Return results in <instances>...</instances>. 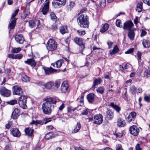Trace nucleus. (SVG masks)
Listing matches in <instances>:
<instances>
[{"label": "nucleus", "mask_w": 150, "mask_h": 150, "mask_svg": "<svg viewBox=\"0 0 150 150\" xmlns=\"http://www.w3.org/2000/svg\"><path fill=\"white\" fill-rule=\"evenodd\" d=\"M134 51V48H132L129 49L127 51L125 52V54H130L132 53Z\"/></svg>", "instance_id": "nucleus-54"}, {"label": "nucleus", "mask_w": 150, "mask_h": 150, "mask_svg": "<svg viewBox=\"0 0 150 150\" xmlns=\"http://www.w3.org/2000/svg\"><path fill=\"white\" fill-rule=\"evenodd\" d=\"M137 11L139 12H141L143 8V3L142 2L139 3L137 4Z\"/></svg>", "instance_id": "nucleus-34"}, {"label": "nucleus", "mask_w": 150, "mask_h": 150, "mask_svg": "<svg viewBox=\"0 0 150 150\" xmlns=\"http://www.w3.org/2000/svg\"><path fill=\"white\" fill-rule=\"evenodd\" d=\"M129 115L133 119H134L136 116V113L135 112H132L130 113Z\"/></svg>", "instance_id": "nucleus-50"}, {"label": "nucleus", "mask_w": 150, "mask_h": 150, "mask_svg": "<svg viewBox=\"0 0 150 150\" xmlns=\"http://www.w3.org/2000/svg\"><path fill=\"white\" fill-rule=\"evenodd\" d=\"M21 76L22 80L23 81L27 82L30 81V79L28 76L24 74H23Z\"/></svg>", "instance_id": "nucleus-36"}, {"label": "nucleus", "mask_w": 150, "mask_h": 150, "mask_svg": "<svg viewBox=\"0 0 150 150\" xmlns=\"http://www.w3.org/2000/svg\"><path fill=\"white\" fill-rule=\"evenodd\" d=\"M45 72L46 74L49 75L56 71V70L50 67L49 68H44Z\"/></svg>", "instance_id": "nucleus-21"}, {"label": "nucleus", "mask_w": 150, "mask_h": 150, "mask_svg": "<svg viewBox=\"0 0 150 150\" xmlns=\"http://www.w3.org/2000/svg\"><path fill=\"white\" fill-rule=\"evenodd\" d=\"M117 125L119 127H124L126 125L125 122L124 120L119 118L118 119L117 122Z\"/></svg>", "instance_id": "nucleus-18"}, {"label": "nucleus", "mask_w": 150, "mask_h": 150, "mask_svg": "<svg viewBox=\"0 0 150 150\" xmlns=\"http://www.w3.org/2000/svg\"><path fill=\"white\" fill-rule=\"evenodd\" d=\"M142 44L144 47L148 48L150 47V41L146 39H144L142 41Z\"/></svg>", "instance_id": "nucleus-29"}, {"label": "nucleus", "mask_w": 150, "mask_h": 150, "mask_svg": "<svg viewBox=\"0 0 150 150\" xmlns=\"http://www.w3.org/2000/svg\"><path fill=\"white\" fill-rule=\"evenodd\" d=\"M28 97L26 96H22L18 100V103L20 106L23 109H26L27 107L26 105L27 99Z\"/></svg>", "instance_id": "nucleus-5"}, {"label": "nucleus", "mask_w": 150, "mask_h": 150, "mask_svg": "<svg viewBox=\"0 0 150 150\" xmlns=\"http://www.w3.org/2000/svg\"><path fill=\"white\" fill-rule=\"evenodd\" d=\"M94 121L93 123L95 124L100 125L103 122V116L99 114L95 115L94 117Z\"/></svg>", "instance_id": "nucleus-10"}, {"label": "nucleus", "mask_w": 150, "mask_h": 150, "mask_svg": "<svg viewBox=\"0 0 150 150\" xmlns=\"http://www.w3.org/2000/svg\"><path fill=\"white\" fill-rule=\"evenodd\" d=\"M88 113V110L86 109H85L83 110V112H81V114L82 115H87Z\"/></svg>", "instance_id": "nucleus-57"}, {"label": "nucleus", "mask_w": 150, "mask_h": 150, "mask_svg": "<svg viewBox=\"0 0 150 150\" xmlns=\"http://www.w3.org/2000/svg\"><path fill=\"white\" fill-rule=\"evenodd\" d=\"M15 56L16 54L14 55L12 54H8V57L12 59H15Z\"/></svg>", "instance_id": "nucleus-56"}, {"label": "nucleus", "mask_w": 150, "mask_h": 150, "mask_svg": "<svg viewBox=\"0 0 150 150\" xmlns=\"http://www.w3.org/2000/svg\"><path fill=\"white\" fill-rule=\"evenodd\" d=\"M24 62L25 64L30 65L32 67H34L36 64L35 60L33 58L28 59L27 60L25 61Z\"/></svg>", "instance_id": "nucleus-14"}, {"label": "nucleus", "mask_w": 150, "mask_h": 150, "mask_svg": "<svg viewBox=\"0 0 150 150\" xmlns=\"http://www.w3.org/2000/svg\"><path fill=\"white\" fill-rule=\"evenodd\" d=\"M79 25L81 27L87 28L88 27V17L86 15L81 14L77 18Z\"/></svg>", "instance_id": "nucleus-2"}, {"label": "nucleus", "mask_w": 150, "mask_h": 150, "mask_svg": "<svg viewBox=\"0 0 150 150\" xmlns=\"http://www.w3.org/2000/svg\"><path fill=\"white\" fill-rule=\"evenodd\" d=\"M146 32L145 30H142L140 36L142 37H143L146 35Z\"/></svg>", "instance_id": "nucleus-59"}, {"label": "nucleus", "mask_w": 150, "mask_h": 150, "mask_svg": "<svg viewBox=\"0 0 150 150\" xmlns=\"http://www.w3.org/2000/svg\"><path fill=\"white\" fill-rule=\"evenodd\" d=\"M55 136V134L52 132H50L47 133L45 135V137L46 139H49L53 138Z\"/></svg>", "instance_id": "nucleus-30"}, {"label": "nucleus", "mask_w": 150, "mask_h": 150, "mask_svg": "<svg viewBox=\"0 0 150 150\" xmlns=\"http://www.w3.org/2000/svg\"><path fill=\"white\" fill-rule=\"evenodd\" d=\"M114 135H115L116 137L120 138L122 137L123 135V133L122 131L119 132H116L115 133H114Z\"/></svg>", "instance_id": "nucleus-42"}, {"label": "nucleus", "mask_w": 150, "mask_h": 150, "mask_svg": "<svg viewBox=\"0 0 150 150\" xmlns=\"http://www.w3.org/2000/svg\"><path fill=\"white\" fill-rule=\"evenodd\" d=\"M116 150H123L122 146L120 144H118L117 146Z\"/></svg>", "instance_id": "nucleus-62"}, {"label": "nucleus", "mask_w": 150, "mask_h": 150, "mask_svg": "<svg viewBox=\"0 0 150 150\" xmlns=\"http://www.w3.org/2000/svg\"><path fill=\"white\" fill-rule=\"evenodd\" d=\"M63 60L62 59L59 60L57 61L55 64L52 63L51 65L53 66L54 67L57 68H59L63 63Z\"/></svg>", "instance_id": "nucleus-20"}, {"label": "nucleus", "mask_w": 150, "mask_h": 150, "mask_svg": "<svg viewBox=\"0 0 150 150\" xmlns=\"http://www.w3.org/2000/svg\"><path fill=\"white\" fill-rule=\"evenodd\" d=\"M50 16L51 19L53 20H54L55 21H56L57 20V18L54 13L52 12H50Z\"/></svg>", "instance_id": "nucleus-41"}, {"label": "nucleus", "mask_w": 150, "mask_h": 150, "mask_svg": "<svg viewBox=\"0 0 150 150\" xmlns=\"http://www.w3.org/2000/svg\"><path fill=\"white\" fill-rule=\"evenodd\" d=\"M20 111L17 108H16L12 112L11 118L13 119H16L19 115Z\"/></svg>", "instance_id": "nucleus-16"}, {"label": "nucleus", "mask_w": 150, "mask_h": 150, "mask_svg": "<svg viewBox=\"0 0 150 150\" xmlns=\"http://www.w3.org/2000/svg\"><path fill=\"white\" fill-rule=\"evenodd\" d=\"M128 36L131 40H133L134 38V33L133 31L130 30L129 32Z\"/></svg>", "instance_id": "nucleus-35"}, {"label": "nucleus", "mask_w": 150, "mask_h": 150, "mask_svg": "<svg viewBox=\"0 0 150 150\" xmlns=\"http://www.w3.org/2000/svg\"><path fill=\"white\" fill-rule=\"evenodd\" d=\"M119 51V48H118L117 45H116L114 47L113 50L110 52V54L111 55L114 54L118 52Z\"/></svg>", "instance_id": "nucleus-31"}, {"label": "nucleus", "mask_w": 150, "mask_h": 150, "mask_svg": "<svg viewBox=\"0 0 150 150\" xmlns=\"http://www.w3.org/2000/svg\"><path fill=\"white\" fill-rule=\"evenodd\" d=\"M19 11V9H17L14 11V13L11 15L8 25L9 29H12L14 28L17 20V18L15 17L18 13Z\"/></svg>", "instance_id": "nucleus-3"}, {"label": "nucleus", "mask_w": 150, "mask_h": 150, "mask_svg": "<svg viewBox=\"0 0 150 150\" xmlns=\"http://www.w3.org/2000/svg\"><path fill=\"white\" fill-rule=\"evenodd\" d=\"M100 4L101 6H106V0H100Z\"/></svg>", "instance_id": "nucleus-52"}, {"label": "nucleus", "mask_w": 150, "mask_h": 150, "mask_svg": "<svg viewBox=\"0 0 150 150\" xmlns=\"http://www.w3.org/2000/svg\"><path fill=\"white\" fill-rule=\"evenodd\" d=\"M105 91V88L103 87H100L96 89V91L100 94L103 93Z\"/></svg>", "instance_id": "nucleus-38"}, {"label": "nucleus", "mask_w": 150, "mask_h": 150, "mask_svg": "<svg viewBox=\"0 0 150 150\" xmlns=\"http://www.w3.org/2000/svg\"><path fill=\"white\" fill-rule=\"evenodd\" d=\"M16 40L19 44H23L24 41V38L22 35H16L15 37Z\"/></svg>", "instance_id": "nucleus-15"}, {"label": "nucleus", "mask_w": 150, "mask_h": 150, "mask_svg": "<svg viewBox=\"0 0 150 150\" xmlns=\"http://www.w3.org/2000/svg\"><path fill=\"white\" fill-rule=\"evenodd\" d=\"M57 1L52 2L53 5L55 8L60 7L65 4L66 0H56Z\"/></svg>", "instance_id": "nucleus-11"}, {"label": "nucleus", "mask_w": 150, "mask_h": 150, "mask_svg": "<svg viewBox=\"0 0 150 150\" xmlns=\"http://www.w3.org/2000/svg\"><path fill=\"white\" fill-rule=\"evenodd\" d=\"M60 82L59 81H56L55 82V84L54 85V86L56 87L57 88L59 87L60 84Z\"/></svg>", "instance_id": "nucleus-58"}, {"label": "nucleus", "mask_w": 150, "mask_h": 150, "mask_svg": "<svg viewBox=\"0 0 150 150\" xmlns=\"http://www.w3.org/2000/svg\"><path fill=\"white\" fill-rule=\"evenodd\" d=\"M77 33L80 36H82L84 35L85 33V31L84 30H78L77 31Z\"/></svg>", "instance_id": "nucleus-44"}, {"label": "nucleus", "mask_w": 150, "mask_h": 150, "mask_svg": "<svg viewBox=\"0 0 150 150\" xmlns=\"http://www.w3.org/2000/svg\"><path fill=\"white\" fill-rule=\"evenodd\" d=\"M32 124H35L36 125H37L38 124H40L41 125H42L43 124V123L42 122V121L41 120H37L36 121H33L32 123Z\"/></svg>", "instance_id": "nucleus-48"}, {"label": "nucleus", "mask_w": 150, "mask_h": 150, "mask_svg": "<svg viewBox=\"0 0 150 150\" xmlns=\"http://www.w3.org/2000/svg\"><path fill=\"white\" fill-rule=\"evenodd\" d=\"M6 102L8 104L13 105L17 103V101L16 100L14 99L7 101Z\"/></svg>", "instance_id": "nucleus-43"}, {"label": "nucleus", "mask_w": 150, "mask_h": 150, "mask_svg": "<svg viewBox=\"0 0 150 150\" xmlns=\"http://www.w3.org/2000/svg\"><path fill=\"white\" fill-rule=\"evenodd\" d=\"M54 86V83L50 81L47 82L44 85L45 88L47 89H51Z\"/></svg>", "instance_id": "nucleus-27"}, {"label": "nucleus", "mask_w": 150, "mask_h": 150, "mask_svg": "<svg viewBox=\"0 0 150 150\" xmlns=\"http://www.w3.org/2000/svg\"><path fill=\"white\" fill-rule=\"evenodd\" d=\"M81 125L80 122H78L77 124L75 126L74 128L72 133H75L78 132L81 128Z\"/></svg>", "instance_id": "nucleus-24"}, {"label": "nucleus", "mask_w": 150, "mask_h": 150, "mask_svg": "<svg viewBox=\"0 0 150 150\" xmlns=\"http://www.w3.org/2000/svg\"><path fill=\"white\" fill-rule=\"evenodd\" d=\"M49 9V2H47L44 5L42 11L43 14L45 15L48 12Z\"/></svg>", "instance_id": "nucleus-19"}, {"label": "nucleus", "mask_w": 150, "mask_h": 150, "mask_svg": "<svg viewBox=\"0 0 150 150\" xmlns=\"http://www.w3.org/2000/svg\"><path fill=\"white\" fill-rule=\"evenodd\" d=\"M13 123L11 122H9L8 123L5 125L6 129H9L12 125Z\"/></svg>", "instance_id": "nucleus-46"}, {"label": "nucleus", "mask_w": 150, "mask_h": 150, "mask_svg": "<svg viewBox=\"0 0 150 150\" xmlns=\"http://www.w3.org/2000/svg\"><path fill=\"white\" fill-rule=\"evenodd\" d=\"M15 59H21L23 57V55L21 54H16L15 56Z\"/></svg>", "instance_id": "nucleus-53"}, {"label": "nucleus", "mask_w": 150, "mask_h": 150, "mask_svg": "<svg viewBox=\"0 0 150 150\" xmlns=\"http://www.w3.org/2000/svg\"><path fill=\"white\" fill-rule=\"evenodd\" d=\"M11 134L14 137H19L21 135V133L17 128H12L11 131Z\"/></svg>", "instance_id": "nucleus-13"}, {"label": "nucleus", "mask_w": 150, "mask_h": 150, "mask_svg": "<svg viewBox=\"0 0 150 150\" xmlns=\"http://www.w3.org/2000/svg\"><path fill=\"white\" fill-rule=\"evenodd\" d=\"M21 50L20 48H13L11 50V52L14 53H16L19 52Z\"/></svg>", "instance_id": "nucleus-39"}, {"label": "nucleus", "mask_w": 150, "mask_h": 150, "mask_svg": "<svg viewBox=\"0 0 150 150\" xmlns=\"http://www.w3.org/2000/svg\"><path fill=\"white\" fill-rule=\"evenodd\" d=\"M29 25L31 28H33L35 26V21L31 20L29 22Z\"/></svg>", "instance_id": "nucleus-45"}, {"label": "nucleus", "mask_w": 150, "mask_h": 150, "mask_svg": "<svg viewBox=\"0 0 150 150\" xmlns=\"http://www.w3.org/2000/svg\"><path fill=\"white\" fill-rule=\"evenodd\" d=\"M95 95L93 93H90L87 96V99L89 103H92L94 101Z\"/></svg>", "instance_id": "nucleus-26"}, {"label": "nucleus", "mask_w": 150, "mask_h": 150, "mask_svg": "<svg viewBox=\"0 0 150 150\" xmlns=\"http://www.w3.org/2000/svg\"><path fill=\"white\" fill-rule=\"evenodd\" d=\"M114 117L113 112L112 111L109 110L106 112V118L108 120H112Z\"/></svg>", "instance_id": "nucleus-23"}, {"label": "nucleus", "mask_w": 150, "mask_h": 150, "mask_svg": "<svg viewBox=\"0 0 150 150\" xmlns=\"http://www.w3.org/2000/svg\"><path fill=\"white\" fill-rule=\"evenodd\" d=\"M108 24L107 23L103 25L102 29L100 30V32L102 33H103L108 30Z\"/></svg>", "instance_id": "nucleus-32"}, {"label": "nucleus", "mask_w": 150, "mask_h": 150, "mask_svg": "<svg viewBox=\"0 0 150 150\" xmlns=\"http://www.w3.org/2000/svg\"><path fill=\"white\" fill-rule=\"evenodd\" d=\"M136 150H142V148L140 147V144H137L135 146Z\"/></svg>", "instance_id": "nucleus-60"}, {"label": "nucleus", "mask_w": 150, "mask_h": 150, "mask_svg": "<svg viewBox=\"0 0 150 150\" xmlns=\"http://www.w3.org/2000/svg\"><path fill=\"white\" fill-rule=\"evenodd\" d=\"M47 47L48 50L54 51L57 48V43L54 39H50L47 43Z\"/></svg>", "instance_id": "nucleus-4"}, {"label": "nucleus", "mask_w": 150, "mask_h": 150, "mask_svg": "<svg viewBox=\"0 0 150 150\" xmlns=\"http://www.w3.org/2000/svg\"><path fill=\"white\" fill-rule=\"evenodd\" d=\"M64 103H62L59 108V111H61L64 108Z\"/></svg>", "instance_id": "nucleus-63"}, {"label": "nucleus", "mask_w": 150, "mask_h": 150, "mask_svg": "<svg viewBox=\"0 0 150 150\" xmlns=\"http://www.w3.org/2000/svg\"><path fill=\"white\" fill-rule=\"evenodd\" d=\"M56 103V100L54 98H47L46 102L42 104V106L44 113L45 114H50L52 112V108L54 107L53 104Z\"/></svg>", "instance_id": "nucleus-1"}, {"label": "nucleus", "mask_w": 150, "mask_h": 150, "mask_svg": "<svg viewBox=\"0 0 150 150\" xmlns=\"http://www.w3.org/2000/svg\"><path fill=\"white\" fill-rule=\"evenodd\" d=\"M30 13L29 10L25 9L23 13V17L24 18L26 17Z\"/></svg>", "instance_id": "nucleus-37"}, {"label": "nucleus", "mask_w": 150, "mask_h": 150, "mask_svg": "<svg viewBox=\"0 0 150 150\" xmlns=\"http://www.w3.org/2000/svg\"><path fill=\"white\" fill-rule=\"evenodd\" d=\"M129 131L134 136H137L139 133V130L135 125H133L129 128Z\"/></svg>", "instance_id": "nucleus-8"}, {"label": "nucleus", "mask_w": 150, "mask_h": 150, "mask_svg": "<svg viewBox=\"0 0 150 150\" xmlns=\"http://www.w3.org/2000/svg\"><path fill=\"white\" fill-rule=\"evenodd\" d=\"M121 24V21L120 20H117L116 22V26L119 27H121L122 25Z\"/></svg>", "instance_id": "nucleus-49"}, {"label": "nucleus", "mask_w": 150, "mask_h": 150, "mask_svg": "<svg viewBox=\"0 0 150 150\" xmlns=\"http://www.w3.org/2000/svg\"><path fill=\"white\" fill-rule=\"evenodd\" d=\"M101 81L102 80L100 78L95 79L94 80L93 87H95L96 86L100 84Z\"/></svg>", "instance_id": "nucleus-33"}, {"label": "nucleus", "mask_w": 150, "mask_h": 150, "mask_svg": "<svg viewBox=\"0 0 150 150\" xmlns=\"http://www.w3.org/2000/svg\"><path fill=\"white\" fill-rule=\"evenodd\" d=\"M110 106L118 112H119L121 110V108L120 107L117 105L113 103H110Z\"/></svg>", "instance_id": "nucleus-25"}, {"label": "nucleus", "mask_w": 150, "mask_h": 150, "mask_svg": "<svg viewBox=\"0 0 150 150\" xmlns=\"http://www.w3.org/2000/svg\"><path fill=\"white\" fill-rule=\"evenodd\" d=\"M59 31L62 34L67 33L68 32L67 27L66 26H62L59 28Z\"/></svg>", "instance_id": "nucleus-28"}, {"label": "nucleus", "mask_w": 150, "mask_h": 150, "mask_svg": "<svg viewBox=\"0 0 150 150\" xmlns=\"http://www.w3.org/2000/svg\"><path fill=\"white\" fill-rule=\"evenodd\" d=\"M60 112H59L56 115L55 117H56V118H59L63 117L62 114H61Z\"/></svg>", "instance_id": "nucleus-51"}, {"label": "nucleus", "mask_w": 150, "mask_h": 150, "mask_svg": "<svg viewBox=\"0 0 150 150\" xmlns=\"http://www.w3.org/2000/svg\"><path fill=\"white\" fill-rule=\"evenodd\" d=\"M51 119L50 118H46L44 119V124H46L47 123L51 121Z\"/></svg>", "instance_id": "nucleus-64"}, {"label": "nucleus", "mask_w": 150, "mask_h": 150, "mask_svg": "<svg viewBox=\"0 0 150 150\" xmlns=\"http://www.w3.org/2000/svg\"><path fill=\"white\" fill-rule=\"evenodd\" d=\"M0 93L1 95L6 97L10 96L11 94V91L6 89L5 87H2L0 90Z\"/></svg>", "instance_id": "nucleus-6"}, {"label": "nucleus", "mask_w": 150, "mask_h": 150, "mask_svg": "<svg viewBox=\"0 0 150 150\" xmlns=\"http://www.w3.org/2000/svg\"><path fill=\"white\" fill-rule=\"evenodd\" d=\"M137 54L138 58V61L139 62H140L141 60V56L142 54V53L139 51H138L137 53Z\"/></svg>", "instance_id": "nucleus-47"}, {"label": "nucleus", "mask_w": 150, "mask_h": 150, "mask_svg": "<svg viewBox=\"0 0 150 150\" xmlns=\"http://www.w3.org/2000/svg\"><path fill=\"white\" fill-rule=\"evenodd\" d=\"M75 43L81 47L82 48H84V45L83 43V41L82 38L76 37L74 39Z\"/></svg>", "instance_id": "nucleus-12"}, {"label": "nucleus", "mask_w": 150, "mask_h": 150, "mask_svg": "<svg viewBox=\"0 0 150 150\" xmlns=\"http://www.w3.org/2000/svg\"><path fill=\"white\" fill-rule=\"evenodd\" d=\"M133 119L132 118L130 115H129L127 119V120L128 122H130L133 120Z\"/></svg>", "instance_id": "nucleus-61"}, {"label": "nucleus", "mask_w": 150, "mask_h": 150, "mask_svg": "<svg viewBox=\"0 0 150 150\" xmlns=\"http://www.w3.org/2000/svg\"><path fill=\"white\" fill-rule=\"evenodd\" d=\"M68 88V85L66 81L64 82L61 86V90L62 92L63 93H66L67 90Z\"/></svg>", "instance_id": "nucleus-17"}, {"label": "nucleus", "mask_w": 150, "mask_h": 150, "mask_svg": "<svg viewBox=\"0 0 150 150\" xmlns=\"http://www.w3.org/2000/svg\"><path fill=\"white\" fill-rule=\"evenodd\" d=\"M25 132L26 135L31 137L33 135L34 130L31 128H27L25 129Z\"/></svg>", "instance_id": "nucleus-22"}, {"label": "nucleus", "mask_w": 150, "mask_h": 150, "mask_svg": "<svg viewBox=\"0 0 150 150\" xmlns=\"http://www.w3.org/2000/svg\"><path fill=\"white\" fill-rule=\"evenodd\" d=\"M13 94L18 96H21L23 94V91L21 87L15 86L13 87Z\"/></svg>", "instance_id": "nucleus-7"}, {"label": "nucleus", "mask_w": 150, "mask_h": 150, "mask_svg": "<svg viewBox=\"0 0 150 150\" xmlns=\"http://www.w3.org/2000/svg\"><path fill=\"white\" fill-rule=\"evenodd\" d=\"M136 91V88L134 86H132L129 90V92L130 93L134 94L135 93Z\"/></svg>", "instance_id": "nucleus-40"}, {"label": "nucleus", "mask_w": 150, "mask_h": 150, "mask_svg": "<svg viewBox=\"0 0 150 150\" xmlns=\"http://www.w3.org/2000/svg\"><path fill=\"white\" fill-rule=\"evenodd\" d=\"M133 25L134 24L132 21H127L124 23L123 28L127 30H130Z\"/></svg>", "instance_id": "nucleus-9"}, {"label": "nucleus", "mask_w": 150, "mask_h": 150, "mask_svg": "<svg viewBox=\"0 0 150 150\" xmlns=\"http://www.w3.org/2000/svg\"><path fill=\"white\" fill-rule=\"evenodd\" d=\"M75 5V3L74 2L72 1L70 2V3L69 4V6L70 8H72Z\"/></svg>", "instance_id": "nucleus-55"}]
</instances>
